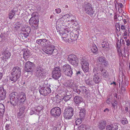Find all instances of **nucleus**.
Listing matches in <instances>:
<instances>
[{
    "instance_id": "58836bf2",
    "label": "nucleus",
    "mask_w": 130,
    "mask_h": 130,
    "mask_svg": "<svg viewBox=\"0 0 130 130\" xmlns=\"http://www.w3.org/2000/svg\"><path fill=\"white\" fill-rule=\"evenodd\" d=\"M102 47H105V48H107L108 47H109V44L108 43V42L107 41V42H106L105 41L103 42H102Z\"/></svg>"
},
{
    "instance_id": "9b49d317",
    "label": "nucleus",
    "mask_w": 130,
    "mask_h": 130,
    "mask_svg": "<svg viewBox=\"0 0 130 130\" xmlns=\"http://www.w3.org/2000/svg\"><path fill=\"white\" fill-rule=\"evenodd\" d=\"M85 11L86 13L91 17L92 16H93L94 12L91 7V5L89 3H88L85 5Z\"/></svg>"
},
{
    "instance_id": "4be33fe9",
    "label": "nucleus",
    "mask_w": 130,
    "mask_h": 130,
    "mask_svg": "<svg viewBox=\"0 0 130 130\" xmlns=\"http://www.w3.org/2000/svg\"><path fill=\"white\" fill-rule=\"evenodd\" d=\"M93 81L95 84L99 83L101 80L99 76L98 75V73L94 74L93 76Z\"/></svg>"
},
{
    "instance_id": "052dcab7",
    "label": "nucleus",
    "mask_w": 130,
    "mask_h": 130,
    "mask_svg": "<svg viewBox=\"0 0 130 130\" xmlns=\"http://www.w3.org/2000/svg\"><path fill=\"white\" fill-rule=\"evenodd\" d=\"M125 111H126V112H128L129 113L130 112V108L129 109L128 108V107H125Z\"/></svg>"
},
{
    "instance_id": "79ce46f5",
    "label": "nucleus",
    "mask_w": 130,
    "mask_h": 130,
    "mask_svg": "<svg viewBox=\"0 0 130 130\" xmlns=\"http://www.w3.org/2000/svg\"><path fill=\"white\" fill-rule=\"evenodd\" d=\"M43 71H44L43 69L41 67V66H38L36 67V72H42Z\"/></svg>"
},
{
    "instance_id": "f3484780",
    "label": "nucleus",
    "mask_w": 130,
    "mask_h": 130,
    "mask_svg": "<svg viewBox=\"0 0 130 130\" xmlns=\"http://www.w3.org/2000/svg\"><path fill=\"white\" fill-rule=\"evenodd\" d=\"M55 47L54 45L51 46H47L46 49L43 51L44 52L47 54H52L55 49Z\"/></svg>"
},
{
    "instance_id": "680f3d73",
    "label": "nucleus",
    "mask_w": 130,
    "mask_h": 130,
    "mask_svg": "<svg viewBox=\"0 0 130 130\" xmlns=\"http://www.w3.org/2000/svg\"><path fill=\"white\" fill-rule=\"evenodd\" d=\"M68 36V35L67 34L65 33H63L62 35V37L63 38V39L65 40L64 38H66V37H67Z\"/></svg>"
},
{
    "instance_id": "c85d7f7f",
    "label": "nucleus",
    "mask_w": 130,
    "mask_h": 130,
    "mask_svg": "<svg viewBox=\"0 0 130 130\" xmlns=\"http://www.w3.org/2000/svg\"><path fill=\"white\" fill-rule=\"evenodd\" d=\"M85 82L86 84L89 86H92L94 85V83L91 78H89L87 79H85Z\"/></svg>"
},
{
    "instance_id": "bf43d9fd",
    "label": "nucleus",
    "mask_w": 130,
    "mask_h": 130,
    "mask_svg": "<svg viewBox=\"0 0 130 130\" xmlns=\"http://www.w3.org/2000/svg\"><path fill=\"white\" fill-rule=\"evenodd\" d=\"M126 42V45L127 46H130V40L129 39L125 40Z\"/></svg>"
},
{
    "instance_id": "603ef678",
    "label": "nucleus",
    "mask_w": 130,
    "mask_h": 130,
    "mask_svg": "<svg viewBox=\"0 0 130 130\" xmlns=\"http://www.w3.org/2000/svg\"><path fill=\"white\" fill-rule=\"evenodd\" d=\"M66 91L65 90L64 91H63L60 94L62 95H61L62 97L63 98L64 96H66Z\"/></svg>"
},
{
    "instance_id": "5fc2aeb1",
    "label": "nucleus",
    "mask_w": 130,
    "mask_h": 130,
    "mask_svg": "<svg viewBox=\"0 0 130 130\" xmlns=\"http://www.w3.org/2000/svg\"><path fill=\"white\" fill-rule=\"evenodd\" d=\"M61 10L60 8H57L55 9V11L57 14L60 13L61 12Z\"/></svg>"
},
{
    "instance_id": "cd10ccee",
    "label": "nucleus",
    "mask_w": 130,
    "mask_h": 130,
    "mask_svg": "<svg viewBox=\"0 0 130 130\" xmlns=\"http://www.w3.org/2000/svg\"><path fill=\"white\" fill-rule=\"evenodd\" d=\"M25 107L24 106H22L19 109V112L18 114V117L19 118H20L21 116H22V117H23V114L24 112V109Z\"/></svg>"
},
{
    "instance_id": "ddd939ff",
    "label": "nucleus",
    "mask_w": 130,
    "mask_h": 130,
    "mask_svg": "<svg viewBox=\"0 0 130 130\" xmlns=\"http://www.w3.org/2000/svg\"><path fill=\"white\" fill-rule=\"evenodd\" d=\"M22 30L24 32L23 34L24 37L26 38L29 36V34L30 32V28L28 26H24L22 27Z\"/></svg>"
},
{
    "instance_id": "dca6fc26",
    "label": "nucleus",
    "mask_w": 130,
    "mask_h": 130,
    "mask_svg": "<svg viewBox=\"0 0 130 130\" xmlns=\"http://www.w3.org/2000/svg\"><path fill=\"white\" fill-rule=\"evenodd\" d=\"M6 91L3 87H0V101L4 100L6 98Z\"/></svg>"
},
{
    "instance_id": "e2e57ef3",
    "label": "nucleus",
    "mask_w": 130,
    "mask_h": 130,
    "mask_svg": "<svg viewBox=\"0 0 130 130\" xmlns=\"http://www.w3.org/2000/svg\"><path fill=\"white\" fill-rule=\"evenodd\" d=\"M0 37L2 39V41H4L5 38V36H4L3 34H1L0 35Z\"/></svg>"
},
{
    "instance_id": "423d86ee",
    "label": "nucleus",
    "mask_w": 130,
    "mask_h": 130,
    "mask_svg": "<svg viewBox=\"0 0 130 130\" xmlns=\"http://www.w3.org/2000/svg\"><path fill=\"white\" fill-rule=\"evenodd\" d=\"M61 113V109L59 107H56L52 108L50 111L51 115L56 118L59 117Z\"/></svg>"
},
{
    "instance_id": "37998d69",
    "label": "nucleus",
    "mask_w": 130,
    "mask_h": 130,
    "mask_svg": "<svg viewBox=\"0 0 130 130\" xmlns=\"http://www.w3.org/2000/svg\"><path fill=\"white\" fill-rule=\"evenodd\" d=\"M80 89L82 93H84V92H85L86 91V89L85 86H82L81 87H80Z\"/></svg>"
},
{
    "instance_id": "8fccbe9b",
    "label": "nucleus",
    "mask_w": 130,
    "mask_h": 130,
    "mask_svg": "<svg viewBox=\"0 0 130 130\" xmlns=\"http://www.w3.org/2000/svg\"><path fill=\"white\" fill-rule=\"evenodd\" d=\"M11 128V125L10 124H6L5 126L6 130H8L10 129Z\"/></svg>"
},
{
    "instance_id": "ea45409f",
    "label": "nucleus",
    "mask_w": 130,
    "mask_h": 130,
    "mask_svg": "<svg viewBox=\"0 0 130 130\" xmlns=\"http://www.w3.org/2000/svg\"><path fill=\"white\" fill-rule=\"evenodd\" d=\"M72 97V95H66L65 96H64L63 98H62V99H63L64 101L66 102H67L69 100H70V99Z\"/></svg>"
},
{
    "instance_id": "5701e85b",
    "label": "nucleus",
    "mask_w": 130,
    "mask_h": 130,
    "mask_svg": "<svg viewBox=\"0 0 130 130\" xmlns=\"http://www.w3.org/2000/svg\"><path fill=\"white\" fill-rule=\"evenodd\" d=\"M47 37V39H46V41L45 42V44L47 46H51L52 45H53V41L51 38L49 36Z\"/></svg>"
},
{
    "instance_id": "f257e3e1",
    "label": "nucleus",
    "mask_w": 130,
    "mask_h": 130,
    "mask_svg": "<svg viewBox=\"0 0 130 130\" xmlns=\"http://www.w3.org/2000/svg\"><path fill=\"white\" fill-rule=\"evenodd\" d=\"M18 96V93L15 92H12L9 95V98L10 102L13 107L17 106L19 107L20 106Z\"/></svg>"
},
{
    "instance_id": "49530a36",
    "label": "nucleus",
    "mask_w": 130,
    "mask_h": 130,
    "mask_svg": "<svg viewBox=\"0 0 130 130\" xmlns=\"http://www.w3.org/2000/svg\"><path fill=\"white\" fill-rule=\"evenodd\" d=\"M77 86H75V89H73V90L75 92L76 94H79L80 93V92L78 90V89H77ZM73 89H74V88H73Z\"/></svg>"
},
{
    "instance_id": "4468645a",
    "label": "nucleus",
    "mask_w": 130,
    "mask_h": 130,
    "mask_svg": "<svg viewBox=\"0 0 130 130\" xmlns=\"http://www.w3.org/2000/svg\"><path fill=\"white\" fill-rule=\"evenodd\" d=\"M79 31L78 30H76L74 32H71L70 33V39L72 41H74L76 40L79 36Z\"/></svg>"
},
{
    "instance_id": "412c9836",
    "label": "nucleus",
    "mask_w": 130,
    "mask_h": 130,
    "mask_svg": "<svg viewBox=\"0 0 130 130\" xmlns=\"http://www.w3.org/2000/svg\"><path fill=\"white\" fill-rule=\"evenodd\" d=\"M86 113V110L84 108L81 107L80 112H79V115L80 118H82V119H84Z\"/></svg>"
},
{
    "instance_id": "6e6552de",
    "label": "nucleus",
    "mask_w": 130,
    "mask_h": 130,
    "mask_svg": "<svg viewBox=\"0 0 130 130\" xmlns=\"http://www.w3.org/2000/svg\"><path fill=\"white\" fill-rule=\"evenodd\" d=\"M35 67V64L30 61L27 62L25 65L24 70L27 72H31Z\"/></svg>"
},
{
    "instance_id": "09e8293b",
    "label": "nucleus",
    "mask_w": 130,
    "mask_h": 130,
    "mask_svg": "<svg viewBox=\"0 0 130 130\" xmlns=\"http://www.w3.org/2000/svg\"><path fill=\"white\" fill-rule=\"evenodd\" d=\"M36 14H37V13L35 12L31 14L32 17L31 18H33V19L37 18H38V17L37 15H36Z\"/></svg>"
},
{
    "instance_id": "0eeeda50",
    "label": "nucleus",
    "mask_w": 130,
    "mask_h": 130,
    "mask_svg": "<svg viewBox=\"0 0 130 130\" xmlns=\"http://www.w3.org/2000/svg\"><path fill=\"white\" fill-rule=\"evenodd\" d=\"M40 94L44 96H46L51 92L50 88L46 86H43L39 90Z\"/></svg>"
},
{
    "instance_id": "c9c22d12",
    "label": "nucleus",
    "mask_w": 130,
    "mask_h": 130,
    "mask_svg": "<svg viewBox=\"0 0 130 130\" xmlns=\"http://www.w3.org/2000/svg\"><path fill=\"white\" fill-rule=\"evenodd\" d=\"M84 120V119L82 118H80L77 119L75 122V124L76 125H77L81 124L83 121Z\"/></svg>"
},
{
    "instance_id": "c03bdc74",
    "label": "nucleus",
    "mask_w": 130,
    "mask_h": 130,
    "mask_svg": "<svg viewBox=\"0 0 130 130\" xmlns=\"http://www.w3.org/2000/svg\"><path fill=\"white\" fill-rule=\"evenodd\" d=\"M112 106L115 109H116L117 108V102L115 101L113 103H111Z\"/></svg>"
},
{
    "instance_id": "de8ad7c7",
    "label": "nucleus",
    "mask_w": 130,
    "mask_h": 130,
    "mask_svg": "<svg viewBox=\"0 0 130 130\" xmlns=\"http://www.w3.org/2000/svg\"><path fill=\"white\" fill-rule=\"evenodd\" d=\"M66 95H72V92H71V91L69 90H69H68L67 89H66Z\"/></svg>"
},
{
    "instance_id": "0e129e2a",
    "label": "nucleus",
    "mask_w": 130,
    "mask_h": 130,
    "mask_svg": "<svg viewBox=\"0 0 130 130\" xmlns=\"http://www.w3.org/2000/svg\"><path fill=\"white\" fill-rule=\"evenodd\" d=\"M98 68H94L93 69V73H94V74H97V71L98 70Z\"/></svg>"
},
{
    "instance_id": "69168bd1",
    "label": "nucleus",
    "mask_w": 130,
    "mask_h": 130,
    "mask_svg": "<svg viewBox=\"0 0 130 130\" xmlns=\"http://www.w3.org/2000/svg\"><path fill=\"white\" fill-rule=\"evenodd\" d=\"M112 99L111 98H108L106 100V103L107 104H109L111 101Z\"/></svg>"
},
{
    "instance_id": "aec40b11",
    "label": "nucleus",
    "mask_w": 130,
    "mask_h": 130,
    "mask_svg": "<svg viewBox=\"0 0 130 130\" xmlns=\"http://www.w3.org/2000/svg\"><path fill=\"white\" fill-rule=\"evenodd\" d=\"M46 41V39H38L36 41V43L38 44L39 46L43 47L45 44V42Z\"/></svg>"
},
{
    "instance_id": "72a5a7b5",
    "label": "nucleus",
    "mask_w": 130,
    "mask_h": 130,
    "mask_svg": "<svg viewBox=\"0 0 130 130\" xmlns=\"http://www.w3.org/2000/svg\"><path fill=\"white\" fill-rule=\"evenodd\" d=\"M15 12V11L13 10H12L8 14V17L10 19H12L14 15Z\"/></svg>"
},
{
    "instance_id": "6ab92c4d",
    "label": "nucleus",
    "mask_w": 130,
    "mask_h": 130,
    "mask_svg": "<svg viewBox=\"0 0 130 130\" xmlns=\"http://www.w3.org/2000/svg\"><path fill=\"white\" fill-rule=\"evenodd\" d=\"M106 125V122L104 120H101L99 122L98 127L101 130L105 129Z\"/></svg>"
},
{
    "instance_id": "9d476101",
    "label": "nucleus",
    "mask_w": 130,
    "mask_h": 130,
    "mask_svg": "<svg viewBox=\"0 0 130 130\" xmlns=\"http://www.w3.org/2000/svg\"><path fill=\"white\" fill-rule=\"evenodd\" d=\"M39 20L38 18L33 19L31 18L29 20V22L31 27L33 29H35L37 28L38 25Z\"/></svg>"
},
{
    "instance_id": "bb28decb",
    "label": "nucleus",
    "mask_w": 130,
    "mask_h": 130,
    "mask_svg": "<svg viewBox=\"0 0 130 130\" xmlns=\"http://www.w3.org/2000/svg\"><path fill=\"white\" fill-rule=\"evenodd\" d=\"M20 77L19 76L12 74V75L10 77V79L11 81L13 82H12L13 83L17 81Z\"/></svg>"
},
{
    "instance_id": "864d4df0",
    "label": "nucleus",
    "mask_w": 130,
    "mask_h": 130,
    "mask_svg": "<svg viewBox=\"0 0 130 130\" xmlns=\"http://www.w3.org/2000/svg\"><path fill=\"white\" fill-rule=\"evenodd\" d=\"M35 109L34 108H32L30 111V114L31 115H32L35 113Z\"/></svg>"
},
{
    "instance_id": "f03ea898",
    "label": "nucleus",
    "mask_w": 130,
    "mask_h": 130,
    "mask_svg": "<svg viewBox=\"0 0 130 130\" xmlns=\"http://www.w3.org/2000/svg\"><path fill=\"white\" fill-rule=\"evenodd\" d=\"M63 72L66 75L71 77L72 75L73 69L71 66L68 64H66L62 67Z\"/></svg>"
},
{
    "instance_id": "7c9ffc66",
    "label": "nucleus",
    "mask_w": 130,
    "mask_h": 130,
    "mask_svg": "<svg viewBox=\"0 0 130 130\" xmlns=\"http://www.w3.org/2000/svg\"><path fill=\"white\" fill-rule=\"evenodd\" d=\"M29 52L28 50H25L23 54V56L24 58L25 59H27L29 57V56L30 55Z\"/></svg>"
},
{
    "instance_id": "a878e982",
    "label": "nucleus",
    "mask_w": 130,
    "mask_h": 130,
    "mask_svg": "<svg viewBox=\"0 0 130 130\" xmlns=\"http://www.w3.org/2000/svg\"><path fill=\"white\" fill-rule=\"evenodd\" d=\"M82 98L80 96H77L74 98V101L76 104H79L82 101Z\"/></svg>"
},
{
    "instance_id": "f704fd0d",
    "label": "nucleus",
    "mask_w": 130,
    "mask_h": 130,
    "mask_svg": "<svg viewBox=\"0 0 130 130\" xmlns=\"http://www.w3.org/2000/svg\"><path fill=\"white\" fill-rule=\"evenodd\" d=\"M118 124L116 123L110 125V126L112 127V130H117L118 128Z\"/></svg>"
},
{
    "instance_id": "473e14b6",
    "label": "nucleus",
    "mask_w": 130,
    "mask_h": 130,
    "mask_svg": "<svg viewBox=\"0 0 130 130\" xmlns=\"http://www.w3.org/2000/svg\"><path fill=\"white\" fill-rule=\"evenodd\" d=\"M78 129H81L83 130H89V129L87 126L84 124H82L79 126L78 128Z\"/></svg>"
},
{
    "instance_id": "1a4fd4ad",
    "label": "nucleus",
    "mask_w": 130,
    "mask_h": 130,
    "mask_svg": "<svg viewBox=\"0 0 130 130\" xmlns=\"http://www.w3.org/2000/svg\"><path fill=\"white\" fill-rule=\"evenodd\" d=\"M80 64L82 66V69L85 72H87L89 70V64L85 58H82Z\"/></svg>"
},
{
    "instance_id": "f8f14e48",
    "label": "nucleus",
    "mask_w": 130,
    "mask_h": 130,
    "mask_svg": "<svg viewBox=\"0 0 130 130\" xmlns=\"http://www.w3.org/2000/svg\"><path fill=\"white\" fill-rule=\"evenodd\" d=\"M18 99H19V102L20 105L24 102L26 100L25 94L23 92H21L20 93H18Z\"/></svg>"
},
{
    "instance_id": "13d9d810",
    "label": "nucleus",
    "mask_w": 130,
    "mask_h": 130,
    "mask_svg": "<svg viewBox=\"0 0 130 130\" xmlns=\"http://www.w3.org/2000/svg\"><path fill=\"white\" fill-rule=\"evenodd\" d=\"M112 127L110 125H107L106 127V130H112Z\"/></svg>"
},
{
    "instance_id": "2f4dec72",
    "label": "nucleus",
    "mask_w": 130,
    "mask_h": 130,
    "mask_svg": "<svg viewBox=\"0 0 130 130\" xmlns=\"http://www.w3.org/2000/svg\"><path fill=\"white\" fill-rule=\"evenodd\" d=\"M74 82L73 80H69L67 83L66 86L67 87L71 88L72 87H74L73 83Z\"/></svg>"
},
{
    "instance_id": "338daca9",
    "label": "nucleus",
    "mask_w": 130,
    "mask_h": 130,
    "mask_svg": "<svg viewBox=\"0 0 130 130\" xmlns=\"http://www.w3.org/2000/svg\"><path fill=\"white\" fill-rule=\"evenodd\" d=\"M71 29H72V28L71 27L70 28H66V31L67 32H72L71 31Z\"/></svg>"
},
{
    "instance_id": "e433bc0d",
    "label": "nucleus",
    "mask_w": 130,
    "mask_h": 130,
    "mask_svg": "<svg viewBox=\"0 0 130 130\" xmlns=\"http://www.w3.org/2000/svg\"><path fill=\"white\" fill-rule=\"evenodd\" d=\"M91 50L92 52L96 54L97 53L98 48L95 45H94L92 46Z\"/></svg>"
},
{
    "instance_id": "6e6d98bb",
    "label": "nucleus",
    "mask_w": 130,
    "mask_h": 130,
    "mask_svg": "<svg viewBox=\"0 0 130 130\" xmlns=\"http://www.w3.org/2000/svg\"><path fill=\"white\" fill-rule=\"evenodd\" d=\"M76 75L78 76H80V75H82V72L80 71H76Z\"/></svg>"
},
{
    "instance_id": "7ed1b4c3",
    "label": "nucleus",
    "mask_w": 130,
    "mask_h": 130,
    "mask_svg": "<svg viewBox=\"0 0 130 130\" xmlns=\"http://www.w3.org/2000/svg\"><path fill=\"white\" fill-rule=\"evenodd\" d=\"M74 110L71 107L67 108L63 112V116L67 119H70L74 114Z\"/></svg>"
},
{
    "instance_id": "20e7f679",
    "label": "nucleus",
    "mask_w": 130,
    "mask_h": 130,
    "mask_svg": "<svg viewBox=\"0 0 130 130\" xmlns=\"http://www.w3.org/2000/svg\"><path fill=\"white\" fill-rule=\"evenodd\" d=\"M68 60L72 65L75 67L78 66V61L77 57L74 55H70L68 56Z\"/></svg>"
},
{
    "instance_id": "3c124183",
    "label": "nucleus",
    "mask_w": 130,
    "mask_h": 130,
    "mask_svg": "<svg viewBox=\"0 0 130 130\" xmlns=\"http://www.w3.org/2000/svg\"><path fill=\"white\" fill-rule=\"evenodd\" d=\"M15 28L17 29H18L21 26V24H19L18 22L15 24Z\"/></svg>"
},
{
    "instance_id": "39448f33",
    "label": "nucleus",
    "mask_w": 130,
    "mask_h": 130,
    "mask_svg": "<svg viewBox=\"0 0 130 130\" xmlns=\"http://www.w3.org/2000/svg\"><path fill=\"white\" fill-rule=\"evenodd\" d=\"M61 70L59 67H55L52 71V75L53 78L55 79H58L61 76Z\"/></svg>"
},
{
    "instance_id": "b1692460",
    "label": "nucleus",
    "mask_w": 130,
    "mask_h": 130,
    "mask_svg": "<svg viewBox=\"0 0 130 130\" xmlns=\"http://www.w3.org/2000/svg\"><path fill=\"white\" fill-rule=\"evenodd\" d=\"M98 60L100 63L101 64H103L106 66L108 65L107 62L105 59V58L104 57L102 56L100 57L99 58Z\"/></svg>"
},
{
    "instance_id": "393cba45",
    "label": "nucleus",
    "mask_w": 130,
    "mask_h": 130,
    "mask_svg": "<svg viewBox=\"0 0 130 130\" xmlns=\"http://www.w3.org/2000/svg\"><path fill=\"white\" fill-rule=\"evenodd\" d=\"M36 76L39 78L43 77V76L44 77L45 76L46 73V72L44 71H43L42 72H36Z\"/></svg>"
},
{
    "instance_id": "a211bd4d",
    "label": "nucleus",
    "mask_w": 130,
    "mask_h": 130,
    "mask_svg": "<svg viewBox=\"0 0 130 130\" xmlns=\"http://www.w3.org/2000/svg\"><path fill=\"white\" fill-rule=\"evenodd\" d=\"M11 53L8 51L6 50L3 53L2 59L3 60L8 59L11 56Z\"/></svg>"
},
{
    "instance_id": "774afa93",
    "label": "nucleus",
    "mask_w": 130,
    "mask_h": 130,
    "mask_svg": "<svg viewBox=\"0 0 130 130\" xmlns=\"http://www.w3.org/2000/svg\"><path fill=\"white\" fill-rule=\"evenodd\" d=\"M126 87H121V91L122 92H124L126 90Z\"/></svg>"
},
{
    "instance_id": "2eb2a0df",
    "label": "nucleus",
    "mask_w": 130,
    "mask_h": 130,
    "mask_svg": "<svg viewBox=\"0 0 130 130\" xmlns=\"http://www.w3.org/2000/svg\"><path fill=\"white\" fill-rule=\"evenodd\" d=\"M11 73L20 77L21 74L20 68L18 67H14L12 70Z\"/></svg>"
},
{
    "instance_id": "4c0bfd02",
    "label": "nucleus",
    "mask_w": 130,
    "mask_h": 130,
    "mask_svg": "<svg viewBox=\"0 0 130 130\" xmlns=\"http://www.w3.org/2000/svg\"><path fill=\"white\" fill-rule=\"evenodd\" d=\"M43 108V107L42 106H37L35 109L36 111L39 113L40 112Z\"/></svg>"
},
{
    "instance_id": "c756f323",
    "label": "nucleus",
    "mask_w": 130,
    "mask_h": 130,
    "mask_svg": "<svg viewBox=\"0 0 130 130\" xmlns=\"http://www.w3.org/2000/svg\"><path fill=\"white\" fill-rule=\"evenodd\" d=\"M5 107L2 104H0V117H2L4 112Z\"/></svg>"
},
{
    "instance_id": "a19ab883",
    "label": "nucleus",
    "mask_w": 130,
    "mask_h": 130,
    "mask_svg": "<svg viewBox=\"0 0 130 130\" xmlns=\"http://www.w3.org/2000/svg\"><path fill=\"white\" fill-rule=\"evenodd\" d=\"M128 82L127 80L126 81L125 80L124 81H122V83L121 87H126L128 85Z\"/></svg>"
},
{
    "instance_id": "a18cd8bd",
    "label": "nucleus",
    "mask_w": 130,
    "mask_h": 130,
    "mask_svg": "<svg viewBox=\"0 0 130 130\" xmlns=\"http://www.w3.org/2000/svg\"><path fill=\"white\" fill-rule=\"evenodd\" d=\"M121 122L123 125L127 124L128 123V121L126 118H123Z\"/></svg>"
},
{
    "instance_id": "4d7b16f0",
    "label": "nucleus",
    "mask_w": 130,
    "mask_h": 130,
    "mask_svg": "<svg viewBox=\"0 0 130 130\" xmlns=\"http://www.w3.org/2000/svg\"><path fill=\"white\" fill-rule=\"evenodd\" d=\"M101 73L102 74L103 76H106L107 75L106 71L105 70H104L102 72H101Z\"/></svg>"
}]
</instances>
